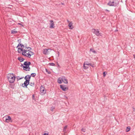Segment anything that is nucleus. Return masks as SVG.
Masks as SVG:
<instances>
[{"label": "nucleus", "mask_w": 135, "mask_h": 135, "mask_svg": "<svg viewBox=\"0 0 135 135\" xmlns=\"http://www.w3.org/2000/svg\"><path fill=\"white\" fill-rule=\"evenodd\" d=\"M49 64L50 66H54L55 65V64L53 63H50Z\"/></svg>", "instance_id": "28"}, {"label": "nucleus", "mask_w": 135, "mask_h": 135, "mask_svg": "<svg viewBox=\"0 0 135 135\" xmlns=\"http://www.w3.org/2000/svg\"><path fill=\"white\" fill-rule=\"evenodd\" d=\"M66 86L64 85H60V88L62 90L64 91H66L68 89V88L66 87Z\"/></svg>", "instance_id": "7"}, {"label": "nucleus", "mask_w": 135, "mask_h": 135, "mask_svg": "<svg viewBox=\"0 0 135 135\" xmlns=\"http://www.w3.org/2000/svg\"><path fill=\"white\" fill-rule=\"evenodd\" d=\"M36 75V74L35 73H32L31 74V75L30 76H31L32 77H34Z\"/></svg>", "instance_id": "24"}, {"label": "nucleus", "mask_w": 135, "mask_h": 135, "mask_svg": "<svg viewBox=\"0 0 135 135\" xmlns=\"http://www.w3.org/2000/svg\"><path fill=\"white\" fill-rule=\"evenodd\" d=\"M133 109V111H134V110H135V109L134 108Z\"/></svg>", "instance_id": "50"}, {"label": "nucleus", "mask_w": 135, "mask_h": 135, "mask_svg": "<svg viewBox=\"0 0 135 135\" xmlns=\"http://www.w3.org/2000/svg\"><path fill=\"white\" fill-rule=\"evenodd\" d=\"M5 121L6 122L8 123L9 122H12L11 119V117L9 116H8L6 118L5 120Z\"/></svg>", "instance_id": "9"}, {"label": "nucleus", "mask_w": 135, "mask_h": 135, "mask_svg": "<svg viewBox=\"0 0 135 135\" xmlns=\"http://www.w3.org/2000/svg\"><path fill=\"white\" fill-rule=\"evenodd\" d=\"M61 79L62 80V81L65 84L68 83V80L64 76L61 77Z\"/></svg>", "instance_id": "10"}, {"label": "nucleus", "mask_w": 135, "mask_h": 135, "mask_svg": "<svg viewBox=\"0 0 135 135\" xmlns=\"http://www.w3.org/2000/svg\"><path fill=\"white\" fill-rule=\"evenodd\" d=\"M107 5L109 6H116L117 4L116 3H114V1L111 2V1H109L107 4Z\"/></svg>", "instance_id": "5"}, {"label": "nucleus", "mask_w": 135, "mask_h": 135, "mask_svg": "<svg viewBox=\"0 0 135 135\" xmlns=\"http://www.w3.org/2000/svg\"><path fill=\"white\" fill-rule=\"evenodd\" d=\"M27 49H28V51H30L31 49V48L30 47H28Z\"/></svg>", "instance_id": "32"}, {"label": "nucleus", "mask_w": 135, "mask_h": 135, "mask_svg": "<svg viewBox=\"0 0 135 135\" xmlns=\"http://www.w3.org/2000/svg\"><path fill=\"white\" fill-rule=\"evenodd\" d=\"M90 51L92 52H93L94 53L96 54L97 53L93 49H91L90 50Z\"/></svg>", "instance_id": "23"}, {"label": "nucleus", "mask_w": 135, "mask_h": 135, "mask_svg": "<svg viewBox=\"0 0 135 135\" xmlns=\"http://www.w3.org/2000/svg\"><path fill=\"white\" fill-rule=\"evenodd\" d=\"M92 31L94 34L97 36H102V34L99 32V31L98 29H93L92 30Z\"/></svg>", "instance_id": "2"}, {"label": "nucleus", "mask_w": 135, "mask_h": 135, "mask_svg": "<svg viewBox=\"0 0 135 135\" xmlns=\"http://www.w3.org/2000/svg\"><path fill=\"white\" fill-rule=\"evenodd\" d=\"M67 21L68 22H69V21L68 20H67Z\"/></svg>", "instance_id": "48"}, {"label": "nucleus", "mask_w": 135, "mask_h": 135, "mask_svg": "<svg viewBox=\"0 0 135 135\" xmlns=\"http://www.w3.org/2000/svg\"><path fill=\"white\" fill-rule=\"evenodd\" d=\"M18 59L20 62L23 61L25 60V59L21 56L19 57L18 58Z\"/></svg>", "instance_id": "14"}, {"label": "nucleus", "mask_w": 135, "mask_h": 135, "mask_svg": "<svg viewBox=\"0 0 135 135\" xmlns=\"http://www.w3.org/2000/svg\"><path fill=\"white\" fill-rule=\"evenodd\" d=\"M81 131L83 132H85L86 130L85 129L82 128L81 129Z\"/></svg>", "instance_id": "36"}, {"label": "nucleus", "mask_w": 135, "mask_h": 135, "mask_svg": "<svg viewBox=\"0 0 135 135\" xmlns=\"http://www.w3.org/2000/svg\"><path fill=\"white\" fill-rule=\"evenodd\" d=\"M43 135H48V133H45Z\"/></svg>", "instance_id": "43"}, {"label": "nucleus", "mask_w": 135, "mask_h": 135, "mask_svg": "<svg viewBox=\"0 0 135 135\" xmlns=\"http://www.w3.org/2000/svg\"><path fill=\"white\" fill-rule=\"evenodd\" d=\"M91 64L89 63H85V65H88L89 66V65H91Z\"/></svg>", "instance_id": "37"}, {"label": "nucleus", "mask_w": 135, "mask_h": 135, "mask_svg": "<svg viewBox=\"0 0 135 135\" xmlns=\"http://www.w3.org/2000/svg\"><path fill=\"white\" fill-rule=\"evenodd\" d=\"M88 65H85V62L83 66L84 69H87L88 68Z\"/></svg>", "instance_id": "19"}, {"label": "nucleus", "mask_w": 135, "mask_h": 135, "mask_svg": "<svg viewBox=\"0 0 135 135\" xmlns=\"http://www.w3.org/2000/svg\"><path fill=\"white\" fill-rule=\"evenodd\" d=\"M23 65V64H21V67H22L23 68V69L24 70H25V68H24V67L25 66H24Z\"/></svg>", "instance_id": "34"}, {"label": "nucleus", "mask_w": 135, "mask_h": 135, "mask_svg": "<svg viewBox=\"0 0 135 135\" xmlns=\"http://www.w3.org/2000/svg\"><path fill=\"white\" fill-rule=\"evenodd\" d=\"M30 85L32 86H34V82H31L30 83Z\"/></svg>", "instance_id": "29"}, {"label": "nucleus", "mask_w": 135, "mask_h": 135, "mask_svg": "<svg viewBox=\"0 0 135 135\" xmlns=\"http://www.w3.org/2000/svg\"><path fill=\"white\" fill-rule=\"evenodd\" d=\"M68 26L69 27L70 29H72L73 28V23L72 22H71L69 23Z\"/></svg>", "instance_id": "15"}, {"label": "nucleus", "mask_w": 135, "mask_h": 135, "mask_svg": "<svg viewBox=\"0 0 135 135\" xmlns=\"http://www.w3.org/2000/svg\"><path fill=\"white\" fill-rule=\"evenodd\" d=\"M55 107H51V111H53L55 109Z\"/></svg>", "instance_id": "33"}, {"label": "nucleus", "mask_w": 135, "mask_h": 135, "mask_svg": "<svg viewBox=\"0 0 135 135\" xmlns=\"http://www.w3.org/2000/svg\"><path fill=\"white\" fill-rule=\"evenodd\" d=\"M61 4H63H63H64V3H61Z\"/></svg>", "instance_id": "52"}, {"label": "nucleus", "mask_w": 135, "mask_h": 135, "mask_svg": "<svg viewBox=\"0 0 135 135\" xmlns=\"http://www.w3.org/2000/svg\"><path fill=\"white\" fill-rule=\"evenodd\" d=\"M57 82L59 84H61L62 83V80L61 79V77H60L57 79Z\"/></svg>", "instance_id": "16"}, {"label": "nucleus", "mask_w": 135, "mask_h": 135, "mask_svg": "<svg viewBox=\"0 0 135 135\" xmlns=\"http://www.w3.org/2000/svg\"><path fill=\"white\" fill-rule=\"evenodd\" d=\"M89 65L91 66L92 67H94V65H92L91 64V65Z\"/></svg>", "instance_id": "45"}, {"label": "nucleus", "mask_w": 135, "mask_h": 135, "mask_svg": "<svg viewBox=\"0 0 135 135\" xmlns=\"http://www.w3.org/2000/svg\"><path fill=\"white\" fill-rule=\"evenodd\" d=\"M27 56H25L27 57L28 58H30L31 57V54L30 53V52H28V53H27Z\"/></svg>", "instance_id": "21"}, {"label": "nucleus", "mask_w": 135, "mask_h": 135, "mask_svg": "<svg viewBox=\"0 0 135 135\" xmlns=\"http://www.w3.org/2000/svg\"><path fill=\"white\" fill-rule=\"evenodd\" d=\"M29 52L31 54V55H33L34 54V53L33 52H32L31 51H29Z\"/></svg>", "instance_id": "35"}, {"label": "nucleus", "mask_w": 135, "mask_h": 135, "mask_svg": "<svg viewBox=\"0 0 135 135\" xmlns=\"http://www.w3.org/2000/svg\"><path fill=\"white\" fill-rule=\"evenodd\" d=\"M17 81H18L19 80L21 79L24 78L23 77H22L21 78H20L19 76H18L17 77Z\"/></svg>", "instance_id": "26"}, {"label": "nucleus", "mask_w": 135, "mask_h": 135, "mask_svg": "<svg viewBox=\"0 0 135 135\" xmlns=\"http://www.w3.org/2000/svg\"><path fill=\"white\" fill-rule=\"evenodd\" d=\"M107 73L106 72H104L103 73V76L104 77H105V76L106 74H107Z\"/></svg>", "instance_id": "31"}, {"label": "nucleus", "mask_w": 135, "mask_h": 135, "mask_svg": "<svg viewBox=\"0 0 135 135\" xmlns=\"http://www.w3.org/2000/svg\"><path fill=\"white\" fill-rule=\"evenodd\" d=\"M20 46L21 47H22L21 48H22V49H23V48L25 47L24 45L20 43L18 44V46Z\"/></svg>", "instance_id": "18"}, {"label": "nucleus", "mask_w": 135, "mask_h": 135, "mask_svg": "<svg viewBox=\"0 0 135 135\" xmlns=\"http://www.w3.org/2000/svg\"><path fill=\"white\" fill-rule=\"evenodd\" d=\"M17 32L16 31H15L14 30L11 31V33L12 34H14L17 33Z\"/></svg>", "instance_id": "25"}, {"label": "nucleus", "mask_w": 135, "mask_h": 135, "mask_svg": "<svg viewBox=\"0 0 135 135\" xmlns=\"http://www.w3.org/2000/svg\"><path fill=\"white\" fill-rule=\"evenodd\" d=\"M57 65H58V66H59V64L58 63H57Z\"/></svg>", "instance_id": "47"}, {"label": "nucleus", "mask_w": 135, "mask_h": 135, "mask_svg": "<svg viewBox=\"0 0 135 135\" xmlns=\"http://www.w3.org/2000/svg\"><path fill=\"white\" fill-rule=\"evenodd\" d=\"M18 24V25H21V26L23 27V25H22V24L21 23H19Z\"/></svg>", "instance_id": "40"}, {"label": "nucleus", "mask_w": 135, "mask_h": 135, "mask_svg": "<svg viewBox=\"0 0 135 135\" xmlns=\"http://www.w3.org/2000/svg\"><path fill=\"white\" fill-rule=\"evenodd\" d=\"M45 70H46V72H47V73L48 74H51L50 71H48L47 69H46Z\"/></svg>", "instance_id": "30"}, {"label": "nucleus", "mask_w": 135, "mask_h": 135, "mask_svg": "<svg viewBox=\"0 0 135 135\" xmlns=\"http://www.w3.org/2000/svg\"><path fill=\"white\" fill-rule=\"evenodd\" d=\"M35 95L33 94L32 95V98L33 99H35Z\"/></svg>", "instance_id": "41"}, {"label": "nucleus", "mask_w": 135, "mask_h": 135, "mask_svg": "<svg viewBox=\"0 0 135 135\" xmlns=\"http://www.w3.org/2000/svg\"><path fill=\"white\" fill-rule=\"evenodd\" d=\"M30 83L29 80H26L24 82V84H22V86L23 87H26V88H27V86Z\"/></svg>", "instance_id": "6"}, {"label": "nucleus", "mask_w": 135, "mask_h": 135, "mask_svg": "<svg viewBox=\"0 0 135 135\" xmlns=\"http://www.w3.org/2000/svg\"><path fill=\"white\" fill-rule=\"evenodd\" d=\"M67 126H65L64 128H63V131L64 132H65V131H66V129L67 128Z\"/></svg>", "instance_id": "27"}, {"label": "nucleus", "mask_w": 135, "mask_h": 135, "mask_svg": "<svg viewBox=\"0 0 135 135\" xmlns=\"http://www.w3.org/2000/svg\"><path fill=\"white\" fill-rule=\"evenodd\" d=\"M40 94L44 95L46 93V90L45 89L44 85H41L40 88Z\"/></svg>", "instance_id": "3"}, {"label": "nucleus", "mask_w": 135, "mask_h": 135, "mask_svg": "<svg viewBox=\"0 0 135 135\" xmlns=\"http://www.w3.org/2000/svg\"><path fill=\"white\" fill-rule=\"evenodd\" d=\"M48 50L49 49H45L44 50L43 53L45 55H47L48 54Z\"/></svg>", "instance_id": "13"}, {"label": "nucleus", "mask_w": 135, "mask_h": 135, "mask_svg": "<svg viewBox=\"0 0 135 135\" xmlns=\"http://www.w3.org/2000/svg\"><path fill=\"white\" fill-rule=\"evenodd\" d=\"M7 79L10 83H13L15 80V76L13 73L8 74L7 76Z\"/></svg>", "instance_id": "1"}, {"label": "nucleus", "mask_w": 135, "mask_h": 135, "mask_svg": "<svg viewBox=\"0 0 135 135\" xmlns=\"http://www.w3.org/2000/svg\"><path fill=\"white\" fill-rule=\"evenodd\" d=\"M21 50H20V49H19L18 50V53H21Z\"/></svg>", "instance_id": "39"}, {"label": "nucleus", "mask_w": 135, "mask_h": 135, "mask_svg": "<svg viewBox=\"0 0 135 135\" xmlns=\"http://www.w3.org/2000/svg\"><path fill=\"white\" fill-rule=\"evenodd\" d=\"M57 54L58 55V56H59V51H57Z\"/></svg>", "instance_id": "42"}, {"label": "nucleus", "mask_w": 135, "mask_h": 135, "mask_svg": "<svg viewBox=\"0 0 135 135\" xmlns=\"http://www.w3.org/2000/svg\"><path fill=\"white\" fill-rule=\"evenodd\" d=\"M50 28H54V22L52 20H50Z\"/></svg>", "instance_id": "11"}, {"label": "nucleus", "mask_w": 135, "mask_h": 135, "mask_svg": "<svg viewBox=\"0 0 135 135\" xmlns=\"http://www.w3.org/2000/svg\"><path fill=\"white\" fill-rule=\"evenodd\" d=\"M130 129H131V128H130V127L128 126V127H127V128L126 130V132H128L130 130Z\"/></svg>", "instance_id": "20"}, {"label": "nucleus", "mask_w": 135, "mask_h": 135, "mask_svg": "<svg viewBox=\"0 0 135 135\" xmlns=\"http://www.w3.org/2000/svg\"><path fill=\"white\" fill-rule=\"evenodd\" d=\"M19 40H21V39H19V40H18V41H19Z\"/></svg>", "instance_id": "51"}, {"label": "nucleus", "mask_w": 135, "mask_h": 135, "mask_svg": "<svg viewBox=\"0 0 135 135\" xmlns=\"http://www.w3.org/2000/svg\"><path fill=\"white\" fill-rule=\"evenodd\" d=\"M31 64V63L30 62H27V61L24 62L23 64V65H25V66L24 67V68H27V67H28V66H29Z\"/></svg>", "instance_id": "8"}, {"label": "nucleus", "mask_w": 135, "mask_h": 135, "mask_svg": "<svg viewBox=\"0 0 135 135\" xmlns=\"http://www.w3.org/2000/svg\"><path fill=\"white\" fill-rule=\"evenodd\" d=\"M133 56H134V58L135 59V54L133 55Z\"/></svg>", "instance_id": "46"}, {"label": "nucleus", "mask_w": 135, "mask_h": 135, "mask_svg": "<svg viewBox=\"0 0 135 135\" xmlns=\"http://www.w3.org/2000/svg\"><path fill=\"white\" fill-rule=\"evenodd\" d=\"M25 47V49H27V44H25L24 45Z\"/></svg>", "instance_id": "38"}, {"label": "nucleus", "mask_w": 135, "mask_h": 135, "mask_svg": "<svg viewBox=\"0 0 135 135\" xmlns=\"http://www.w3.org/2000/svg\"><path fill=\"white\" fill-rule=\"evenodd\" d=\"M105 10V11H106L108 12H109V11L108 10V9H106Z\"/></svg>", "instance_id": "44"}, {"label": "nucleus", "mask_w": 135, "mask_h": 135, "mask_svg": "<svg viewBox=\"0 0 135 135\" xmlns=\"http://www.w3.org/2000/svg\"><path fill=\"white\" fill-rule=\"evenodd\" d=\"M18 46H18V45L16 47V48H18Z\"/></svg>", "instance_id": "49"}, {"label": "nucleus", "mask_w": 135, "mask_h": 135, "mask_svg": "<svg viewBox=\"0 0 135 135\" xmlns=\"http://www.w3.org/2000/svg\"><path fill=\"white\" fill-rule=\"evenodd\" d=\"M66 98H67V97H66Z\"/></svg>", "instance_id": "53"}, {"label": "nucleus", "mask_w": 135, "mask_h": 135, "mask_svg": "<svg viewBox=\"0 0 135 135\" xmlns=\"http://www.w3.org/2000/svg\"><path fill=\"white\" fill-rule=\"evenodd\" d=\"M20 49L21 50V51H22V55L24 56H27V54H26V53H27V52L28 51V50H25V49H23L22 48H21L19 47L18 48V50Z\"/></svg>", "instance_id": "4"}, {"label": "nucleus", "mask_w": 135, "mask_h": 135, "mask_svg": "<svg viewBox=\"0 0 135 135\" xmlns=\"http://www.w3.org/2000/svg\"><path fill=\"white\" fill-rule=\"evenodd\" d=\"M30 69V68L28 66V67H27V68H26L25 69V70L26 71H29Z\"/></svg>", "instance_id": "22"}, {"label": "nucleus", "mask_w": 135, "mask_h": 135, "mask_svg": "<svg viewBox=\"0 0 135 135\" xmlns=\"http://www.w3.org/2000/svg\"><path fill=\"white\" fill-rule=\"evenodd\" d=\"M24 78L26 80H29V81H30L31 78V76L28 75H27Z\"/></svg>", "instance_id": "12"}, {"label": "nucleus", "mask_w": 135, "mask_h": 135, "mask_svg": "<svg viewBox=\"0 0 135 135\" xmlns=\"http://www.w3.org/2000/svg\"><path fill=\"white\" fill-rule=\"evenodd\" d=\"M12 83L10 84L9 85L10 87L11 88L14 89L15 88L14 86L15 85V84H12Z\"/></svg>", "instance_id": "17"}]
</instances>
